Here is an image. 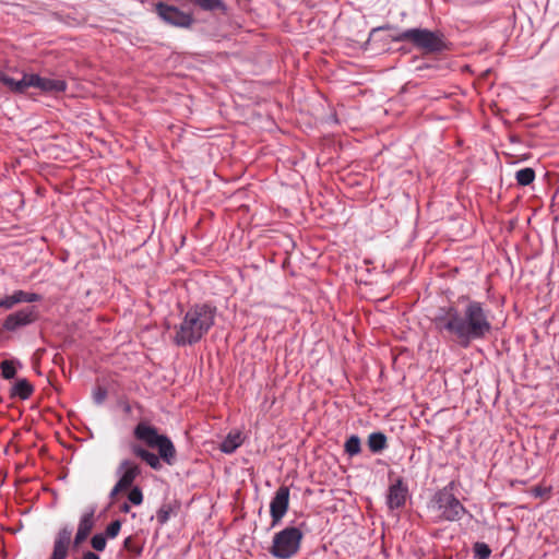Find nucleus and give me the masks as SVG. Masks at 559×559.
<instances>
[{"instance_id":"nucleus-1","label":"nucleus","mask_w":559,"mask_h":559,"mask_svg":"<svg viewBox=\"0 0 559 559\" xmlns=\"http://www.w3.org/2000/svg\"><path fill=\"white\" fill-rule=\"evenodd\" d=\"M464 304L460 311L451 306L435 319L436 326L452 334L457 343L467 347L472 341L485 338L491 331L489 310L480 301L468 296L459 297Z\"/></svg>"},{"instance_id":"nucleus-2","label":"nucleus","mask_w":559,"mask_h":559,"mask_svg":"<svg viewBox=\"0 0 559 559\" xmlns=\"http://www.w3.org/2000/svg\"><path fill=\"white\" fill-rule=\"evenodd\" d=\"M133 436L148 448L157 449L158 455L138 443L130 444L132 454L145 462L151 468L159 471L163 467L160 460L168 465L174 464L177 454L175 445L167 436L159 435L155 427L141 421L135 426Z\"/></svg>"},{"instance_id":"nucleus-3","label":"nucleus","mask_w":559,"mask_h":559,"mask_svg":"<svg viewBox=\"0 0 559 559\" xmlns=\"http://www.w3.org/2000/svg\"><path fill=\"white\" fill-rule=\"evenodd\" d=\"M217 309L211 304H195L175 326L174 342L179 346L198 343L214 325Z\"/></svg>"},{"instance_id":"nucleus-4","label":"nucleus","mask_w":559,"mask_h":559,"mask_svg":"<svg viewBox=\"0 0 559 559\" xmlns=\"http://www.w3.org/2000/svg\"><path fill=\"white\" fill-rule=\"evenodd\" d=\"M393 41H407L424 53H437L447 49L444 36L439 31L409 28L393 37Z\"/></svg>"},{"instance_id":"nucleus-5","label":"nucleus","mask_w":559,"mask_h":559,"mask_svg":"<svg viewBox=\"0 0 559 559\" xmlns=\"http://www.w3.org/2000/svg\"><path fill=\"white\" fill-rule=\"evenodd\" d=\"M302 532L295 526H287L273 536L269 552L277 559H292L301 547Z\"/></svg>"},{"instance_id":"nucleus-6","label":"nucleus","mask_w":559,"mask_h":559,"mask_svg":"<svg viewBox=\"0 0 559 559\" xmlns=\"http://www.w3.org/2000/svg\"><path fill=\"white\" fill-rule=\"evenodd\" d=\"M436 519L441 521H459L466 512L464 506L448 488L440 490L435 497Z\"/></svg>"},{"instance_id":"nucleus-7","label":"nucleus","mask_w":559,"mask_h":559,"mask_svg":"<svg viewBox=\"0 0 559 559\" xmlns=\"http://www.w3.org/2000/svg\"><path fill=\"white\" fill-rule=\"evenodd\" d=\"M155 12L165 23L176 27L189 28L193 23V17L190 13H186L179 8L164 2L155 4Z\"/></svg>"},{"instance_id":"nucleus-8","label":"nucleus","mask_w":559,"mask_h":559,"mask_svg":"<svg viewBox=\"0 0 559 559\" xmlns=\"http://www.w3.org/2000/svg\"><path fill=\"white\" fill-rule=\"evenodd\" d=\"M29 87L38 88L44 93H61L67 90L63 80L43 78L35 73H26L25 91Z\"/></svg>"},{"instance_id":"nucleus-9","label":"nucleus","mask_w":559,"mask_h":559,"mask_svg":"<svg viewBox=\"0 0 559 559\" xmlns=\"http://www.w3.org/2000/svg\"><path fill=\"white\" fill-rule=\"evenodd\" d=\"M289 508V488L281 486L270 503V514L272 518V526L277 525Z\"/></svg>"},{"instance_id":"nucleus-10","label":"nucleus","mask_w":559,"mask_h":559,"mask_svg":"<svg viewBox=\"0 0 559 559\" xmlns=\"http://www.w3.org/2000/svg\"><path fill=\"white\" fill-rule=\"evenodd\" d=\"M37 319L34 307H26L7 317L3 328L8 331H15L33 323Z\"/></svg>"},{"instance_id":"nucleus-11","label":"nucleus","mask_w":559,"mask_h":559,"mask_svg":"<svg viewBox=\"0 0 559 559\" xmlns=\"http://www.w3.org/2000/svg\"><path fill=\"white\" fill-rule=\"evenodd\" d=\"M72 531L69 527L61 528L53 543V550L49 559H66L68 556V549L71 542Z\"/></svg>"},{"instance_id":"nucleus-12","label":"nucleus","mask_w":559,"mask_h":559,"mask_svg":"<svg viewBox=\"0 0 559 559\" xmlns=\"http://www.w3.org/2000/svg\"><path fill=\"white\" fill-rule=\"evenodd\" d=\"M119 472H121L119 486L130 488L135 478L140 475L141 469L135 462L131 460H123L119 465Z\"/></svg>"},{"instance_id":"nucleus-13","label":"nucleus","mask_w":559,"mask_h":559,"mask_svg":"<svg viewBox=\"0 0 559 559\" xmlns=\"http://www.w3.org/2000/svg\"><path fill=\"white\" fill-rule=\"evenodd\" d=\"M407 487L400 478L395 484L391 485L388 493V506L390 509L402 508L406 501Z\"/></svg>"},{"instance_id":"nucleus-14","label":"nucleus","mask_w":559,"mask_h":559,"mask_svg":"<svg viewBox=\"0 0 559 559\" xmlns=\"http://www.w3.org/2000/svg\"><path fill=\"white\" fill-rule=\"evenodd\" d=\"M94 512L95 511L92 509V510L83 513V515L81 516L80 523L78 526V532L74 537V546L75 547L80 546L91 534V532L94 527Z\"/></svg>"},{"instance_id":"nucleus-15","label":"nucleus","mask_w":559,"mask_h":559,"mask_svg":"<svg viewBox=\"0 0 559 559\" xmlns=\"http://www.w3.org/2000/svg\"><path fill=\"white\" fill-rule=\"evenodd\" d=\"M26 73L22 74L21 79H14L0 70V83H2L10 92L24 93L25 92Z\"/></svg>"},{"instance_id":"nucleus-16","label":"nucleus","mask_w":559,"mask_h":559,"mask_svg":"<svg viewBox=\"0 0 559 559\" xmlns=\"http://www.w3.org/2000/svg\"><path fill=\"white\" fill-rule=\"evenodd\" d=\"M243 442V438L240 432H230L222 441L219 450L226 454H231L236 451Z\"/></svg>"},{"instance_id":"nucleus-17","label":"nucleus","mask_w":559,"mask_h":559,"mask_svg":"<svg viewBox=\"0 0 559 559\" xmlns=\"http://www.w3.org/2000/svg\"><path fill=\"white\" fill-rule=\"evenodd\" d=\"M367 444L372 453H380L388 447V439L382 432H372L368 436Z\"/></svg>"},{"instance_id":"nucleus-18","label":"nucleus","mask_w":559,"mask_h":559,"mask_svg":"<svg viewBox=\"0 0 559 559\" xmlns=\"http://www.w3.org/2000/svg\"><path fill=\"white\" fill-rule=\"evenodd\" d=\"M34 392L33 385L26 379H19L12 388L11 395L27 400Z\"/></svg>"},{"instance_id":"nucleus-19","label":"nucleus","mask_w":559,"mask_h":559,"mask_svg":"<svg viewBox=\"0 0 559 559\" xmlns=\"http://www.w3.org/2000/svg\"><path fill=\"white\" fill-rule=\"evenodd\" d=\"M344 450L349 456H355L361 452V441L356 435L350 436L345 444Z\"/></svg>"},{"instance_id":"nucleus-20","label":"nucleus","mask_w":559,"mask_h":559,"mask_svg":"<svg viewBox=\"0 0 559 559\" xmlns=\"http://www.w3.org/2000/svg\"><path fill=\"white\" fill-rule=\"evenodd\" d=\"M515 179L520 186H528L535 179V171L531 167L522 168L516 171Z\"/></svg>"},{"instance_id":"nucleus-21","label":"nucleus","mask_w":559,"mask_h":559,"mask_svg":"<svg viewBox=\"0 0 559 559\" xmlns=\"http://www.w3.org/2000/svg\"><path fill=\"white\" fill-rule=\"evenodd\" d=\"M26 292L17 290L13 295L7 297L3 301L0 302V306L5 308H11L17 302H24L26 298Z\"/></svg>"},{"instance_id":"nucleus-22","label":"nucleus","mask_w":559,"mask_h":559,"mask_svg":"<svg viewBox=\"0 0 559 559\" xmlns=\"http://www.w3.org/2000/svg\"><path fill=\"white\" fill-rule=\"evenodd\" d=\"M123 548L133 557H136L142 552V546L136 542V539L133 536H129L124 539Z\"/></svg>"},{"instance_id":"nucleus-23","label":"nucleus","mask_w":559,"mask_h":559,"mask_svg":"<svg viewBox=\"0 0 559 559\" xmlns=\"http://www.w3.org/2000/svg\"><path fill=\"white\" fill-rule=\"evenodd\" d=\"M474 554L477 559H488L491 550L485 543H476L474 545Z\"/></svg>"},{"instance_id":"nucleus-24","label":"nucleus","mask_w":559,"mask_h":559,"mask_svg":"<svg viewBox=\"0 0 559 559\" xmlns=\"http://www.w3.org/2000/svg\"><path fill=\"white\" fill-rule=\"evenodd\" d=\"M16 370L12 361L4 360L1 362V374L4 379H13Z\"/></svg>"},{"instance_id":"nucleus-25","label":"nucleus","mask_w":559,"mask_h":559,"mask_svg":"<svg viewBox=\"0 0 559 559\" xmlns=\"http://www.w3.org/2000/svg\"><path fill=\"white\" fill-rule=\"evenodd\" d=\"M171 511H173V509L170 506H166V504L162 506L156 513V519H157L158 523L165 524L169 520Z\"/></svg>"},{"instance_id":"nucleus-26","label":"nucleus","mask_w":559,"mask_h":559,"mask_svg":"<svg viewBox=\"0 0 559 559\" xmlns=\"http://www.w3.org/2000/svg\"><path fill=\"white\" fill-rule=\"evenodd\" d=\"M128 500L134 506H140L143 502L142 490L139 487H133L128 495Z\"/></svg>"},{"instance_id":"nucleus-27","label":"nucleus","mask_w":559,"mask_h":559,"mask_svg":"<svg viewBox=\"0 0 559 559\" xmlns=\"http://www.w3.org/2000/svg\"><path fill=\"white\" fill-rule=\"evenodd\" d=\"M92 547L96 551H103L106 547V536L103 534H96L91 539Z\"/></svg>"},{"instance_id":"nucleus-28","label":"nucleus","mask_w":559,"mask_h":559,"mask_svg":"<svg viewBox=\"0 0 559 559\" xmlns=\"http://www.w3.org/2000/svg\"><path fill=\"white\" fill-rule=\"evenodd\" d=\"M121 530V522L119 520L112 521L105 532V536L108 538H115Z\"/></svg>"},{"instance_id":"nucleus-29","label":"nucleus","mask_w":559,"mask_h":559,"mask_svg":"<svg viewBox=\"0 0 559 559\" xmlns=\"http://www.w3.org/2000/svg\"><path fill=\"white\" fill-rule=\"evenodd\" d=\"M94 401L96 404H102L106 397H107V391L106 389L102 388V386H98L95 391H94Z\"/></svg>"},{"instance_id":"nucleus-30","label":"nucleus","mask_w":559,"mask_h":559,"mask_svg":"<svg viewBox=\"0 0 559 559\" xmlns=\"http://www.w3.org/2000/svg\"><path fill=\"white\" fill-rule=\"evenodd\" d=\"M550 492V489L548 488H545V487H542V486H536V487H533L532 488V495L534 497H544V496H548Z\"/></svg>"},{"instance_id":"nucleus-31","label":"nucleus","mask_w":559,"mask_h":559,"mask_svg":"<svg viewBox=\"0 0 559 559\" xmlns=\"http://www.w3.org/2000/svg\"><path fill=\"white\" fill-rule=\"evenodd\" d=\"M128 488L127 487H120L119 486V480L117 481V484L114 486V488L111 489V492H110V497L114 498L115 496H117L119 492L123 491V490H127Z\"/></svg>"},{"instance_id":"nucleus-32","label":"nucleus","mask_w":559,"mask_h":559,"mask_svg":"<svg viewBox=\"0 0 559 559\" xmlns=\"http://www.w3.org/2000/svg\"><path fill=\"white\" fill-rule=\"evenodd\" d=\"M39 295L34 293H27L24 302H34L39 300Z\"/></svg>"},{"instance_id":"nucleus-33","label":"nucleus","mask_w":559,"mask_h":559,"mask_svg":"<svg viewBox=\"0 0 559 559\" xmlns=\"http://www.w3.org/2000/svg\"><path fill=\"white\" fill-rule=\"evenodd\" d=\"M82 559H99V557L92 551H87L83 555Z\"/></svg>"},{"instance_id":"nucleus-34","label":"nucleus","mask_w":559,"mask_h":559,"mask_svg":"<svg viewBox=\"0 0 559 559\" xmlns=\"http://www.w3.org/2000/svg\"><path fill=\"white\" fill-rule=\"evenodd\" d=\"M120 510L124 513H128L130 511V507L128 503H124L123 506H121Z\"/></svg>"}]
</instances>
